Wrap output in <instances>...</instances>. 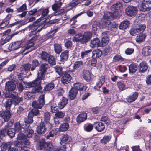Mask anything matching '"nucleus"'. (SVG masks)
I'll use <instances>...</instances> for the list:
<instances>
[{"label":"nucleus","mask_w":151,"mask_h":151,"mask_svg":"<svg viewBox=\"0 0 151 151\" xmlns=\"http://www.w3.org/2000/svg\"><path fill=\"white\" fill-rule=\"evenodd\" d=\"M57 2L58 3L55 4L52 6V9L55 11L58 10L62 5V3L61 2L59 1L58 2Z\"/></svg>","instance_id":"obj_60"},{"label":"nucleus","mask_w":151,"mask_h":151,"mask_svg":"<svg viewBox=\"0 0 151 151\" xmlns=\"http://www.w3.org/2000/svg\"><path fill=\"white\" fill-rule=\"evenodd\" d=\"M42 12V17L44 19H46V17H47L48 19L50 18L52 16H50V15H48L49 12V10L48 8H47L45 9H41Z\"/></svg>","instance_id":"obj_36"},{"label":"nucleus","mask_w":151,"mask_h":151,"mask_svg":"<svg viewBox=\"0 0 151 151\" xmlns=\"http://www.w3.org/2000/svg\"><path fill=\"white\" fill-rule=\"evenodd\" d=\"M22 43V42L21 41L14 42L10 44L9 48L11 50H17L21 47Z\"/></svg>","instance_id":"obj_22"},{"label":"nucleus","mask_w":151,"mask_h":151,"mask_svg":"<svg viewBox=\"0 0 151 151\" xmlns=\"http://www.w3.org/2000/svg\"><path fill=\"white\" fill-rule=\"evenodd\" d=\"M38 86V84L37 83L35 80L33 81L30 82H25L23 81H22L20 82L17 83V87L20 92L22 91L23 88L25 87L29 88L32 86Z\"/></svg>","instance_id":"obj_3"},{"label":"nucleus","mask_w":151,"mask_h":151,"mask_svg":"<svg viewBox=\"0 0 151 151\" xmlns=\"http://www.w3.org/2000/svg\"><path fill=\"white\" fill-rule=\"evenodd\" d=\"M39 65V63L38 61L37 60L35 59L33 60L32 63V67L31 70L33 71L35 69L36 67H37Z\"/></svg>","instance_id":"obj_54"},{"label":"nucleus","mask_w":151,"mask_h":151,"mask_svg":"<svg viewBox=\"0 0 151 151\" xmlns=\"http://www.w3.org/2000/svg\"><path fill=\"white\" fill-rule=\"evenodd\" d=\"M105 82V78L104 76H102L99 78L98 82L96 83L94 88L97 90H99Z\"/></svg>","instance_id":"obj_27"},{"label":"nucleus","mask_w":151,"mask_h":151,"mask_svg":"<svg viewBox=\"0 0 151 151\" xmlns=\"http://www.w3.org/2000/svg\"><path fill=\"white\" fill-rule=\"evenodd\" d=\"M146 26L145 24H141L137 25L135 27L132 28L130 31V33L132 35H134L137 33L142 32L145 29Z\"/></svg>","instance_id":"obj_6"},{"label":"nucleus","mask_w":151,"mask_h":151,"mask_svg":"<svg viewBox=\"0 0 151 151\" xmlns=\"http://www.w3.org/2000/svg\"><path fill=\"white\" fill-rule=\"evenodd\" d=\"M11 116L10 112L9 111L3 112L1 113L0 111V117L2 118L5 122L9 120Z\"/></svg>","instance_id":"obj_33"},{"label":"nucleus","mask_w":151,"mask_h":151,"mask_svg":"<svg viewBox=\"0 0 151 151\" xmlns=\"http://www.w3.org/2000/svg\"><path fill=\"white\" fill-rule=\"evenodd\" d=\"M34 115L33 113L31 111L29 113L28 117L25 118L24 123L27 124V125H26V127H29L30 126L29 124L32 122V118Z\"/></svg>","instance_id":"obj_23"},{"label":"nucleus","mask_w":151,"mask_h":151,"mask_svg":"<svg viewBox=\"0 0 151 151\" xmlns=\"http://www.w3.org/2000/svg\"><path fill=\"white\" fill-rule=\"evenodd\" d=\"M122 5L121 3L119 2L112 6L111 8V9L113 12L114 14L116 12L119 13V10L122 8Z\"/></svg>","instance_id":"obj_28"},{"label":"nucleus","mask_w":151,"mask_h":151,"mask_svg":"<svg viewBox=\"0 0 151 151\" xmlns=\"http://www.w3.org/2000/svg\"><path fill=\"white\" fill-rule=\"evenodd\" d=\"M151 8V0H144L140 7V9L145 11Z\"/></svg>","instance_id":"obj_14"},{"label":"nucleus","mask_w":151,"mask_h":151,"mask_svg":"<svg viewBox=\"0 0 151 151\" xmlns=\"http://www.w3.org/2000/svg\"><path fill=\"white\" fill-rule=\"evenodd\" d=\"M44 121L47 122H49L50 120V115L49 112H47L44 114L43 118Z\"/></svg>","instance_id":"obj_55"},{"label":"nucleus","mask_w":151,"mask_h":151,"mask_svg":"<svg viewBox=\"0 0 151 151\" xmlns=\"http://www.w3.org/2000/svg\"><path fill=\"white\" fill-rule=\"evenodd\" d=\"M83 73V77L84 79L87 81H89L91 78L90 72L87 70H84Z\"/></svg>","instance_id":"obj_41"},{"label":"nucleus","mask_w":151,"mask_h":151,"mask_svg":"<svg viewBox=\"0 0 151 151\" xmlns=\"http://www.w3.org/2000/svg\"><path fill=\"white\" fill-rule=\"evenodd\" d=\"M109 38L105 36L103 37L101 40V44L102 45V46H104L106 45V44L109 42Z\"/></svg>","instance_id":"obj_63"},{"label":"nucleus","mask_w":151,"mask_h":151,"mask_svg":"<svg viewBox=\"0 0 151 151\" xmlns=\"http://www.w3.org/2000/svg\"><path fill=\"white\" fill-rule=\"evenodd\" d=\"M68 102V100L67 98L64 97H62L58 104L59 108L60 109H62L66 105Z\"/></svg>","instance_id":"obj_35"},{"label":"nucleus","mask_w":151,"mask_h":151,"mask_svg":"<svg viewBox=\"0 0 151 151\" xmlns=\"http://www.w3.org/2000/svg\"><path fill=\"white\" fill-rule=\"evenodd\" d=\"M69 51L66 50L61 53L60 55L61 60L64 61L66 60L68 57Z\"/></svg>","instance_id":"obj_44"},{"label":"nucleus","mask_w":151,"mask_h":151,"mask_svg":"<svg viewBox=\"0 0 151 151\" xmlns=\"http://www.w3.org/2000/svg\"><path fill=\"white\" fill-rule=\"evenodd\" d=\"M70 137L67 135H64L62 137L61 139L60 143L62 145L65 146L70 141Z\"/></svg>","instance_id":"obj_30"},{"label":"nucleus","mask_w":151,"mask_h":151,"mask_svg":"<svg viewBox=\"0 0 151 151\" xmlns=\"http://www.w3.org/2000/svg\"><path fill=\"white\" fill-rule=\"evenodd\" d=\"M54 49L56 53L59 54L62 50L61 45L59 44H55L54 45Z\"/></svg>","instance_id":"obj_51"},{"label":"nucleus","mask_w":151,"mask_h":151,"mask_svg":"<svg viewBox=\"0 0 151 151\" xmlns=\"http://www.w3.org/2000/svg\"><path fill=\"white\" fill-rule=\"evenodd\" d=\"M72 79L71 76L68 73H65L61 78V81L63 84H67L70 83Z\"/></svg>","instance_id":"obj_20"},{"label":"nucleus","mask_w":151,"mask_h":151,"mask_svg":"<svg viewBox=\"0 0 151 151\" xmlns=\"http://www.w3.org/2000/svg\"><path fill=\"white\" fill-rule=\"evenodd\" d=\"M37 38V36H34L27 42V43L24 46L22 47L21 52L22 55H25L29 52H28L27 51L26 52H25V51L32 47L34 44V42Z\"/></svg>","instance_id":"obj_4"},{"label":"nucleus","mask_w":151,"mask_h":151,"mask_svg":"<svg viewBox=\"0 0 151 151\" xmlns=\"http://www.w3.org/2000/svg\"><path fill=\"white\" fill-rule=\"evenodd\" d=\"M47 142H46L45 140H42L41 141L39 144L40 149V150H46V145Z\"/></svg>","instance_id":"obj_52"},{"label":"nucleus","mask_w":151,"mask_h":151,"mask_svg":"<svg viewBox=\"0 0 151 151\" xmlns=\"http://www.w3.org/2000/svg\"><path fill=\"white\" fill-rule=\"evenodd\" d=\"M114 15V14L112 13L108 12H106L103 16L104 22H105V21L107 22V21H109L108 20L113 18Z\"/></svg>","instance_id":"obj_32"},{"label":"nucleus","mask_w":151,"mask_h":151,"mask_svg":"<svg viewBox=\"0 0 151 151\" xmlns=\"http://www.w3.org/2000/svg\"><path fill=\"white\" fill-rule=\"evenodd\" d=\"M48 65L46 63L41 64L40 66L39 71L38 73L37 78L35 81L38 85V88L36 89L37 91H40L42 88V87L40 85L41 80H44L45 79V73L49 68Z\"/></svg>","instance_id":"obj_1"},{"label":"nucleus","mask_w":151,"mask_h":151,"mask_svg":"<svg viewBox=\"0 0 151 151\" xmlns=\"http://www.w3.org/2000/svg\"><path fill=\"white\" fill-rule=\"evenodd\" d=\"M138 93L135 92L133 93L132 94L130 95L127 98V101L128 102L131 103L134 101L137 98Z\"/></svg>","instance_id":"obj_29"},{"label":"nucleus","mask_w":151,"mask_h":151,"mask_svg":"<svg viewBox=\"0 0 151 151\" xmlns=\"http://www.w3.org/2000/svg\"><path fill=\"white\" fill-rule=\"evenodd\" d=\"M117 86L120 91H122L125 90L126 88V85L123 81H120L117 83Z\"/></svg>","instance_id":"obj_39"},{"label":"nucleus","mask_w":151,"mask_h":151,"mask_svg":"<svg viewBox=\"0 0 151 151\" xmlns=\"http://www.w3.org/2000/svg\"><path fill=\"white\" fill-rule=\"evenodd\" d=\"M138 68L139 72L144 73L147 70V64L145 61H142L139 65Z\"/></svg>","instance_id":"obj_19"},{"label":"nucleus","mask_w":151,"mask_h":151,"mask_svg":"<svg viewBox=\"0 0 151 151\" xmlns=\"http://www.w3.org/2000/svg\"><path fill=\"white\" fill-rule=\"evenodd\" d=\"M137 8L133 6H129L125 9V12L126 14L131 17L137 14Z\"/></svg>","instance_id":"obj_12"},{"label":"nucleus","mask_w":151,"mask_h":151,"mask_svg":"<svg viewBox=\"0 0 151 151\" xmlns=\"http://www.w3.org/2000/svg\"><path fill=\"white\" fill-rule=\"evenodd\" d=\"M51 112L53 113H55L58 110V108L56 104L55 103H52L51 105Z\"/></svg>","instance_id":"obj_64"},{"label":"nucleus","mask_w":151,"mask_h":151,"mask_svg":"<svg viewBox=\"0 0 151 151\" xmlns=\"http://www.w3.org/2000/svg\"><path fill=\"white\" fill-rule=\"evenodd\" d=\"M129 24V23L128 21H123L120 24L119 28L120 29H124L127 27Z\"/></svg>","instance_id":"obj_49"},{"label":"nucleus","mask_w":151,"mask_h":151,"mask_svg":"<svg viewBox=\"0 0 151 151\" xmlns=\"http://www.w3.org/2000/svg\"><path fill=\"white\" fill-rule=\"evenodd\" d=\"M51 65H54L55 64V60L54 57L50 56L48 58L47 61Z\"/></svg>","instance_id":"obj_59"},{"label":"nucleus","mask_w":151,"mask_h":151,"mask_svg":"<svg viewBox=\"0 0 151 151\" xmlns=\"http://www.w3.org/2000/svg\"><path fill=\"white\" fill-rule=\"evenodd\" d=\"M1 144L0 145L1 146L2 151H6V150H8V151H12L13 150V148H11V143L9 142L6 143H3L2 144L1 142Z\"/></svg>","instance_id":"obj_26"},{"label":"nucleus","mask_w":151,"mask_h":151,"mask_svg":"<svg viewBox=\"0 0 151 151\" xmlns=\"http://www.w3.org/2000/svg\"><path fill=\"white\" fill-rule=\"evenodd\" d=\"M114 61L115 62H122L124 61V59L120 55H116L113 58Z\"/></svg>","instance_id":"obj_61"},{"label":"nucleus","mask_w":151,"mask_h":151,"mask_svg":"<svg viewBox=\"0 0 151 151\" xmlns=\"http://www.w3.org/2000/svg\"><path fill=\"white\" fill-rule=\"evenodd\" d=\"M40 55L42 59L45 61H47L50 56L47 53L43 52Z\"/></svg>","instance_id":"obj_57"},{"label":"nucleus","mask_w":151,"mask_h":151,"mask_svg":"<svg viewBox=\"0 0 151 151\" xmlns=\"http://www.w3.org/2000/svg\"><path fill=\"white\" fill-rule=\"evenodd\" d=\"M77 93L78 91L76 89L73 87L69 91V98L71 100L74 99L76 98Z\"/></svg>","instance_id":"obj_31"},{"label":"nucleus","mask_w":151,"mask_h":151,"mask_svg":"<svg viewBox=\"0 0 151 151\" xmlns=\"http://www.w3.org/2000/svg\"><path fill=\"white\" fill-rule=\"evenodd\" d=\"M73 87L76 89L77 91L78 90L84 91L86 88V84H83L79 82L75 83L74 84Z\"/></svg>","instance_id":"obj_25"},{"label":"nucleus","mask_w":151,"mask_h":151,"mask_svg":"<svg viewBox=\"0 0 151 151\" xmlns=\"http://www.w3.org/2000/svg\"><path fill=\"white\" fill-rule=\"evenodd\" d=\"M142 54L145 56L151 55V47L149 46L144 47L142 50Z\"/></svg>","instance_id":"obj_34"},{"label":"nucleus","mask_w":151,"mask_h":151,"mask_svg":"<svg viewBox=\"0 0 151 151\" xmlns=\"http://www.w3.org/2000/svg\"><path fill=\"white\" fill-rule=\"evenodd\" d=\"M101 28V25L99 22H94L92 26V31L93 32H96L98 30Z\"/></svg>","instance_id":"obj_47"},{"label":"nucleus","mask_w":151,"mask_h":151,"mask_svg":"<svg viewBox=\"0 0 151 151\" xmlns=\"http://www.w3.org/2000/svg\"><path fill=\"white\" fill-rule=\"evenodd\" d=\"M31 65L30 64H27L23 65L20 67V70L22 71H28L31 69Z\"/></svg>","instance_id":"obj_48"},{"label":"nucleus","mask_w":151,"mask_h":151,"mask_svg":"<svg viewBox=\"0 0 151 151\" xmlns=\"http://www.w3.org/2000/svg\"><path fill=\"white\" fill-rule=\"evenodd\" d=\"M38 86H32L31 87H34L35 91L28 92L25 93L24 94V98L26 99H33L34 98L35 95V93L36 92L43 93V91L42 90V88L40 90V91H37L36 89L38 88Z\"/></svg>","instance_id":"obj_13"},{"label":"nucleus","mask_w":151,"mask_h":151,"mask_svg":"<svg viewBox=\"0 0 151 151\" xmlns=\"http://www.w3.org/2000/svg\"><path fill=\"white\" fill-rule=\"evenodd\" d=\"M45 103L44 95L42 94L40 96L38 101H35L32 102V105L34 108L41 109Z\"/></svg>","instance_id":"obj_8"},{"label":"nucleus","mask_w":151,"mask_h":151,"mask_svg":"<svg viewBox=\"0 0 151 151\" xmlns=\"http://www.w3.org/2000/svg\"><path fill=\"white\" fill-rule=\"evenodd\" d=\"M104 25L105 27L108 30L115 31L116 29V23L114 22H111L110 21H105Z\"/></svg>","instance_id":"obj_17"},{"label":"nucleus","mask_w":151,"mask_h":151,"mask_svg":"<svg viewBox=\"0 0 151 151\" xmlns=\"http://www.w3.org/2000/svg\"><path fill=\"white\" fill-rule=\"evenodd\" d=\"M146 26L145 24H141L137 25L135 27L132 28L130 31V33L132 35H134L137 33L142 32L145 29Z\"/></svg>","instance_id":"obj_5"},{"label":"nucleus","mask_w":151,"mask_h":151,"mask_svg":"<svg viewBox=\"0 0 151 151\" xmlns=\"http://www.w3.org/2000/svg\"><path fill=\"white\" fill-rule=\"evenodd\" d=\"M17 141L18 143L22 145H29L30 142L23 133H19L17 137Z\"/></svg>","instance_id":"obj_9"},{"label":"nucleus","mask_w":151,"mask_h":151,"mask_svg":"<svg viewBox=\"0 0 151 151\" xmlns=\"http://www.w3.org/2000/svg\"><path fill=\"white\" fill-rule=\"evenodd\" d=\"M102 51L99 49H96L92 52V57L95 58L100 57L102 54Z\"/></svg>","instance_id":"obj_42"},{"label":"nucleus","mask_w":151,"mask_h":151,"mask_svg":"<svg viewBox=\"0 0 151 151\" xmlns=\"http://www.w3.org/2000/svg\"><path fill=\"white\" fill-rule=\"evenodd\" d=\"M93 125L95 129L99 132H101L105 129L104 125L101 122H95Z\"/></svg>","instance_id":"obj_24"},{"label":"nucleus","mask_w":151,"mask_h":151,"mask_svg":"<svg viewBox=\"0 0 151 151\" xmlns=\"http://www.w3.org/2000/svg\"><path fill=\"white\" fill-rule=\"evenodd\" d=\"M137 69V66L136 64H131L129 66V72L130 74H133L136 72Z\"/></svg>","instance_id":"obj_37"},{"label":"nucleus","mask_w":151,"mask_h":151,"mask_svg":"<svg viewBox=\"0 0 151 151\" xmlns=\"http://www.w3.org/2000/svg\"><path fill=\"white\" fill-rule=\"evenodd\" d=\"M26 125H27V124L25 123L24 127L22 129L24 131V135L25 137L28 138L31 137L34 133V131L31 129H28V127H26Z\"/></svg>","instance_id":"obj_16"},{"label":"nucleus","mask_w":151,"mask_h":151,"mask_svg":"<svg viewBox=\"0 0 151 151\" xmlns=\"http://www.w3.org/2000/svg\"><path fill=\"white\" fill-rule=\"evenodd\" d=\"M111 138V136H104L101 140V142L102 143L106 144L110 140Z\"/></svg>","instance_id":"obj_56"},{"label":"nucleus","mask_w":151,"mask_h":151,"mask_svg":"<svg viewBox=\"0 0 151 151\" xmlns=\"http://www.w3.org/2000/svg\"><path fill=\"white\" fill-rule=\"evenodd\" d=\"M39 24L38 22H34L32 25L29 26L30 35H35L40 30L41 28L39 25Z\"/></svg>","instance_id":"obj_11"},{"label":"nucleus","mask_w":151,"mask_h":151,"mask_svg":"<svg viewBox=\"0 0 151 151\" xmlns=\"http://www.w3.org/2000/svg\"><path fill=\"white\" fill-rule=\"evenodd\" d=\"M14 131L16 132H19V133H22V130L23 129L22 128L19 122H17L14 124Z\"/></svg>","instance_id":"obj_43"},{"label":"nucleus","mask_w":151,"mask_h":151,"mask_svg":"<svg viewBox=\"0 0 151 151\" xmlns=\"http://www.w3.org/2000/svg\"><path fill=\"white\" fill-rule=\"evenodd\" d=\"M5 96L12 98V104L15 105L18 104L23 100L22 97H19L17 96V93L15 92H12L11 94H6Z\"/></svg>","instance_id":"obj_7"},{"label":"nucleus","mask_w":151,"mask_h":151,"mask_svg":"<svg viewBox=\"0 0 151 151\" xmlns=\"http://www.w3.org/2000/svg\"><path fill=\"white\" fill-rule=\"evenodd\" d=\"M16 88L15 83L13 81H8L5 84V90L8 91L7 92L8 95L9 94H11L12 92H14L13 91Z\"/></svg>","instance_id":"obj_10"},{"label":"nucleus","mask_w":151,"mask_h":151,"mask_svg":"<svg viewBox=\"0 0 151 151\" xmlns=\"http://www.w3.org/2000/svg\"><path fill=\"white\" fill-rule=\"evenodd\" d=\"M46 129L44 123L41 122L40 125L37 126L36 132L39 134H43L45 133Z\"/></svg>","instance_id":"obj_18"},{"label":"nucleus","mask_w":151,"mask_h":151,"mask_svg":"<svg viewBox=\"0 0 151 151\" xmlns=\"http://www.w3.org/2000/svg\"><path fill=\"white\" fill-rule=\"evenodd\" d=\"M146 35L143 34H140L138 35L135 38L136 41L139 43L143 42L145 40Z\"/></svg>","instance_id":"obj_38"},{"label":"nucleus","mask_w":151,"mask_h":151,"mask_svg":"<svg viewBox=\"0 0 151 151\" xmlns=\"http://www.w3.org/2000/svg\"><path fill=\"white\" fill-rule=\"evenodd\" d=\"M92 36V34L89 31L85 32L83 34L79 33L72 38L74 42H78L83 44H86L89 41Z\"/></svg>","instance_id":"obj_2"},{"label":"nucleus","mask_w":151,"mask_h":151,"mask_svg":"<svg viewBox=\"0 0 151 151\" xmlns=\"http://www.w3.org/2000/svg\"><path fill=\"white\" fill-rule=\"evenodd\" d=\"M96 59L93 58L89 60L88 62V64L92 67H94L96 66Z\"/></svg>","instance_id":"obj_62"},{"label":"nucleus","mask_w":151,"mask_h":151,"mask_svg":"<svg viewBox=\"0 0 151 151\" xmlns=\"http://www.w3.org/2000/svg\"><path fill=\"white\" fill-rule=\"evenodd\" d=\"M54 87V84L53 83H48L44 87V90L46 91L52 90Z\"/></svg>","instance_id":"obj_58"},{"label":"nucleus","mask_w":151,"mask_h":151,"mask_svg":"<svg viewBox=\"0 0 151 151\" xmlns=\"http://www.w3.org/2000/svg\"><path fill=\"white\" fill-rule=\"evenodd\" d=\"M69 125L68 123H64L61 124L59 128L60 132L65 131L67 130L69 128Z\"/></svg>","instance_id":"obj_46"},{"label":"nucleus","mask_w":151,"mask_h":151,"mask_svg":"<svg viewBox=\"0 0 151 151\" xmlns=\"http://www.w3.org/2000/svg\"><path fill=\"white\" fill-rule=\"evenodd\" d=\"M59 129L57 128L53 129L52 131L49 132L47 136V138L49 139L50 137H52L54 135H56L58 134Z\"/></svg>","instance_id":"obj_45"},{"label":"nucleus","mask_w":151,"mask_h":151,"mask_svg":"<svg viewBox=\"0 0 151 151\" xmlns=\"http://www.w3.org/2000/svg\"><path fill=\"white\" fill-rule=\"evenodd\" d=\"M90 46L92 48L102 47V45L100 42L98 38L93 39L91 41Z\"/></svg>","instance_id":"obj_21"},{"label":"nucleus","mask_w":151,"mask_h":151,"mask_svg":"<svg viewBox=\"0 0 151 151\" xmlns=\"http://www.w3.org/2000/svg\"><path fill=\"white\" fill-rule=\"evenodd\" d=\"M14 130L13 128H9L7 129L5 128L3 131L0 132L2 135L5 136L6 134H7L8 136L11 137H13L15 135Z\"/></svg>","instance_id":"obj_15"},{"label":"nucleus","mask_w":151,"mask_h":151,"mask_svg":"<svg viewBox=\"0 0 151 151\" xmlns=\"http://www.w3.org/2000/svg\"><path fill=\"white\" fill-rule=\"evenodd\" d=\"M92 51V50H89L81 52V57L82 59L88 56L89 54Z\"/></svg>","instance_id":"obj_53"},{"label":"nucleus","mask_w":151,"mask_h":151,"mask_svg":"<svg viewBox=\"0 0 151 151\" xmlns=\"http://www.w3.org/2000/svg\"><path fill=\"white\" fill-rule=\"evenodd\" d=\"M83 62L82 61H77L75 62L73 64V68L78 69L81 68L83 66Z\"/></svg>","instance_id":"obj_50"},{"label":"nucleus","mask_w":151,"mask_h":151,"mask_svg":"<svg viewBox=\"0 0 151 151\" xmlns=\"http://www.w3.org/2000/svg\"><path fill=\"white\" fill-rule=\"evenodd\" d=\"M87 118V114L86 113H82L79 114L77 118L78 122H81L85 120Z\"/></svg>","instance_id":"obj_40"}]
</instances>
